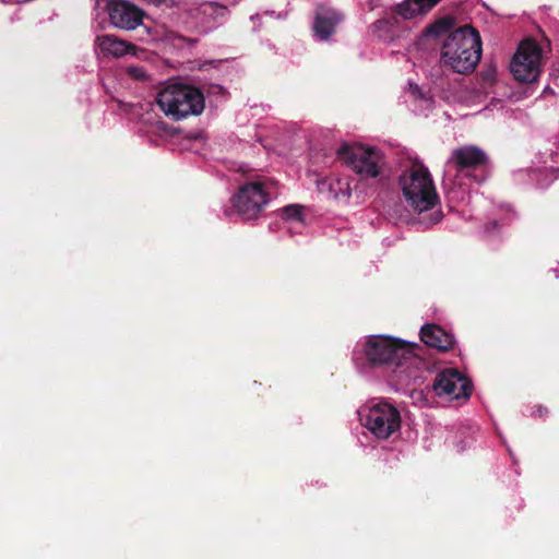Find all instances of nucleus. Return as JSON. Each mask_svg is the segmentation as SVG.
<instances>
[{"label": "nucleus", "instance_id": "f257e3e1", "mask_svg": "<svg viewBox=\"0 0 559 559\" xmlns=\"http://www.w3.org/2000/svg\"><path fill=\"white\" fill-rule=\"evenodd\" d=\"M453 26L454 19L444 16L430 24L425 35L439 37L449 33L441 48V62L456 73L468 74L480 60V35L471 25H463L451 32Z\"/></svg>", "mask_w": 559, "mask_h": 559}, {"label": "nucleus", "instance_id": "f03ea898", "mask_svg": "<svg viewBox=\"0 0 559 559\" xmlns=\"http://www.w3.org/2000/svg\"><path fill=\"white\" fill-rule=\"evenodd\" d=\"M399 185L407 205L419 214L432 210L439 197L429 170L423 164H415L403 171Z\"/></svg>", "mask_w": 559, "mask_h": 559}, {"label": "nucleus", "instance_id": "7ed1b4c3", "mask_svg": "<svg viewBox=\"0 0 559 559\" xmlns=\"http://www.w3.org/2000/svg\"><path fill=\"white\" fill-rule=\"evenodd\" d=\"M156 103L174 120L198 116L204 109L203 93L194 86L177 82L163 87L157 94Z\"/></svg>", "mask_w": 559, "mask_h": 559}, {"label": "nucleus", "instance_id": "20e7f679", "mask_svg": "<svg viewBox=\"0 0 559 559\" xmlns=\"http://www.w3.org/2000/svg\"><path fill=\"white\" fill-rule=\"evenodd\" d=\"M337 155L361 180L377 178L383 182L388 178L384 175V156L374 147L343 144Z\"/></svg>", "mask_w": 559, "mask_h": 559}, {"label": "nucleus", "instance_id": "39448f33", "mask_svg": "<svg viewBox=\"0 0 559 559\" xmlns=\"http://www.w3.org/2000/svg\"><path fill=\"white\" fill-rule=\"evenodd\" d=\"M276 193V182L263 178L239 187L238 192L231 198V203L240 216L252 219L258 217L270 198Z\"/></svg>", "mask_w": 559, "mask_h": 559}, {"label": "nucleus", "instance_id": "423d86ee", "mask_svg": "<svg viewBox=\"0 0 559 559\" xmlns=\"http://www.w3.org/2000/svg\"><path fill=\"white\" fill-rule=\"evenodd\" d=\"M365 355L373 367L394 365L400 369L413 359L412 347L406 342L381 335L368 338Z\"/></svg>", "mask_w": 559, "mask_h": 559}, {"label": "nucleus", "instance_id": "0eeeda50", "mask_svg": "<svg viewBox=\"0 0 559 559\" xmlns=\"http://www.w3.org/2000/svg\"><path fill=\"white\" fill-rule=\"evenodd\" d=\"M361 423L379 439H388L401 428V415L392 404L380 402L359 412Z\"/></svg>", "mask_w": 559, "mask_h": 559}, {"label": "nucleus", "instance_id": "6e6552de", "mask_svg": "<svg viewBox=\"0 0 559 559\" xmlns=\"http://www.w3.org/2000/svg\"><path fill=\"white\" fill-rule=\"evenodd\" d=\"M542 49L536 40L525 39L511 60L510 70L514 79L522 83H533L540 74Z\"/></svg>", "mask_w": 559, "mask_h": 559}, {"label": "nucleus", "instance_id": "1a4fd4ad", "mask_svg": "<svg viewBox=\"0 0 559 559\" xmlns=\"http://www.w3.org/2000/svg\"><path fill=\"white\" fill-rule=\"evenodd\" d=\"M437 395H447L454 400L468 399L473 391L472 381L457 369H444L433 381Z\"/></svg>", "mask_w": 559, "mask_h": 559}, {"label": "nucleus", "instance_id": "9d476101", "mask_svg": "<svg viewBox=\"0 0 559 559\" xmlns=\"http://www.w3.org/2000/svg\"><path fill=\"white\" fill-rule=\"evenodd\" d=\"M489 157L484 150L476 145H464L452 151L449 164L457 173L481 169L487 166Z\"/></svg>", "mask_w": 559, "mask_h": 559}, {"label": "nucleus", "instance_id": "9b49d317", "mask_svg": "<svg viewBox=\"0 0 559 559\" xmlns=\"http://www.w3.org/2000/svg\"><path fill=\"white\" fill-rule=\"evenodd\" d=\"M110 22L122 29H135L142 24L144 12L126 0H114L108 5Z\"/></svg>", "mask_w": 559, "mask_h": 559}, {"label": "nucleus", "instance_id": "f8f14e48", "mask_svg": "<svg viewBox=\"0 0 559 559\" xmlns=\"http://www.w3.org/2000/svg\"><path fill=\"white\" fill-rule=\"evenodd\" d=\"M420 340L429 347L440 352L450 350L454 345L453 335L437 324H425L420 329Z\"/></svg>", "mask_w": 559, "mask_h": 559}, {"label": "nucleus", "instance_id": "ddd939ff", "mask_svg": "<svg viewBox=\"0 0 559 559\" xmlns=\"http://www.w3.org/2000/svg\"><path fill=\"white\" fill-rule=\"evenodd\" d=\"M341 21L342 15L337 11L328 8L319 9L313 24L316 35L322 40L328 39Z\"/></svg>", "mask_w": 559, "mask_h": 559}, {"label": "nucleus", "instance_id": "4468645a", "mask_svg": "<svg viewBox=\"0 0 559 559\" xmlns=\"http://www.w3.org/2000/svg\"><path fill=\"white\" fill-rule=\"evenodd\" d=\"M97 43L100 50L106 55L114 57H122L127 53H134L135 46L126 40H121L114 35H103L97 37Z\"/></svg>", "mask_w": 559, "mask_h": 559}, {"label": "nucleus", "instance_id": "2eb2a0df", "mask_svg": "<svg viewBox=\"0 0 559 559\" xmlns=\"http://www.w3.org/2000/svg\"><path fill=\"white\" fill-rule=\"evenodd\" d=\"M439 2L440 0H404L394 8L397 10V14L401 15L402 20H411L418 14H425Z\"/></svg>", "mask_w": 559, "mask_h": 559}, {"label": "nucleus", "instance_id": "dca6fc26", "mask_svg": "<svg viewBox=\"0 0 559 559\" xmlns=\"http://www.w3.org/2000/svg\"><path fill=\"white\" fill-rule=\"evenodd\" d=\"M337 186L344 187L343 179L325 178L318 180V189L320 192H328L332 198L338 199Z\"/></svg>", "mask_w": 559, "mask_h": 559}, {"label": "nucleus", "instance_id": "f3484780", "mask_svg": "<svg viewBox=\"0 0 559 559\" xmlns=\"http://www.w3.org/2000/svg\"><path fill=\"white\" fill-rule=\"evenodd\" d=\"M402 17L397 14V10L392 8L389 12L384 14L383 17L379 19L372 24V27H380L381 25H389V28H395L400 25Z\"/></svg>", "mask_w": 559, "mask_h": 559}, {"label": "nucleus", "instance_id": "a211bd4d", "mask_svg": "<svg viewBox=\"0 0 559 559\" xmlns=\"http://www.w3.org/2000/svg\"><path fill=\"white\" fill-rule=\"evenodd\" d=\"M283 214L288 219H294V221H297V222H301L302 221L301 206L300 205H297V204L287 205V206L284 207Z\"/></svg>", "mask_w": 559, "mask_h": 559}, {"label": "nucleus", "instance_id": "6ab92c4d", "mask_svg": "<svg viewBox=\"0 0 559 559\" xmlns=\"http://www.w3.org/2000/svg\"><path fill=\"white\" fill-rule=\"evenodd\" d=\"M481 80L485 83H492L496 79V68L490 66L486 70H484L481 73Z\"/></svg>", "mask_w": 559, "mask_h": 559}, {"label": "nucleus", "instance_id": "aec40b11", "mask_svg": "<svg viewBox=\"0 0 559 559\" xmlns=\"http://www.w3.org/2000/svg\"><path fill=\"white\" fill-rule=\"evenodd\" d=\"M343 183H344V187H340L337 186V189L338 190V199H349L350 194H352V190H350V186H349V182L345 179H343Z\"/></svg>", "mask_w": 559, "mask_h": 559}, {"label": "nucleus", "instance_id": "412c9836", "mask_svg": "<svg viewBox=\"0 0 559 559\" xmlns=\"http://www.w3.org/2000/svg\"><path fill=\"white\" fill-rule=\"evenodd\" d=\"M128 73L136 79V80H145L146 79V73L145 71L142 69V68H138V67H130L128 69Z\"/></svg>", "mask_w": 559, "mask_h": 559}, {"label": "nucleus", "instance_id": "4be33fe9", "mask_svg": "<svg viewBox=\"0 0 559 559\" xmlns=\"http://www.w3.org/2000/svg\"><path fill=\"white\" fill-rule=\"evenodd\" d=\"M373 32L378 34L379 37H384L388 33L392 31L389 28V25H381L380 27H372Z\"/></svg>", "mask_w": 559, "mask_h": 559}, {"label": "nucleus", "instance_id": "5701e85b", "mask_svg": "<svg viewBox=\"0 0 559 559\" xmlns=\"http://www.w3.org/2000/svg\"><path fill=\"white\" fill-rule=\"evenodd\" d=\"M442 216H443V214L441 211H439V210L435 211L433 213L430 214L429 223L431 225L437 224L442 219Z\"/></svg>", "mask_w": 559, "mask_h": 559}, {"label": "nucleus", "instance_id": "b1692460", "mask_svg": "<svg viewBox=\"0 0 559 559\" xmlns=\"http://www.w3.org/2000/svg\"><path fill=\"white\" fill-rule=\"evenodd\" d=\"M534 413L539 417H544L548 415L549 411L543 405H537L534 407Z\"/></svg>", "mask_w": 559, "mask_h": 559}]
</instances>
